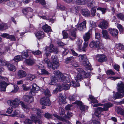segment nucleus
<instances>
[{
    "label": "nucleus",
    "mask_w": 124,
    "mask_h": 124,
    "mask_svg": "<svg viewBox=\"0 0 124 124\" xmlns=\"http://www.w3.org/2000/svg\"><path fill=\"white\" fill-rule=\"evenodd\" d=\"M117 90L118 92L114 94V97L115 99L122 98L124 96V84L122 82L118 83Z\"/></svg>",
    "instance_id": "f257e3e1"
},
{
    "label": "nucleus",
    "mask_w": 124,
    "mask_h": 124,
    "mask_svg": "<svg viewBox=\"0 0 124 124\" xmlns=\"http://www.w3.org/2000/svg\"><path fill=\"white\" fill-rule=\"evenodd\" d=\"M113 105L110 103H107L104 104L103 108L99 107L95 110V115L99 119V115H100L102 112L107 111L108 108L112 107Z\"/></svg>",
    "instance_id": "f03ea898"
},
{
    "label": "nucleus",
    "mask_w": 124,
    "mask_h": 124,
    "mask_svg": "<svg viewBox=\"0 0 124 124\" xmlns=\"http://www.w3.org/2000/svg\"><path fill=\"white\" fill-rule=\"evenodd\" d=\"M51 60L52 62L49 68H52L54 69H57L59 66V61L57 56L55 55H52L51 57Z\"/></svg>",
    "instance_id": "7ed1b4c3"
},
{
    "label": "nucleus",
    "mask_w": 124,
    "mask_h": 124,
    "mask_svg": "<svg viewBox=\"0 0 124 124\" xmlns=\"http://www.w3.org/2000/svg\"><path fill=\"white\" fill-rule=\"evenodd\" d=\"M59 112L61 116L64 115L63 117H61L56 114H53L54 117L58 119L59 120L62 121L64 122H68L67 120V117L65 115L64 110L62 107H60L59 108Z\"/></svg>",
    "instance_id": "20e7f679"
},
{
    "label": "nucleus",
    "mask_w": 124,
    "mask_h": 124,
    "mask_svg": "<svg viewBox=\"0 0 124 124\" xmlns=\"http://www.w3.org/2000/svg\"><path fill=\"white\" fill-rule=\"evenodd\" d=\"M78 57L79 59L82 60L83 64L84 66L88 67L90 66V64L88 61L85 55L80 54L79 55Z\"/></svg>",
    "instance_id": "39448f33"
},
{
    "label": "nucleus",
    "mask_w": 124,
    "mask_h": 124,
    "mask_svg": "<svg viewBox=\"0 0 124 124\" xmlns=\"http://www.w3.org/2000/svg\"><path fill=\"white\" fill-rule=\"evenodd\" d=\"M21 101L19 99L16 98L14 100H10L8 102L10 103V105L14 108H16L18 106Z\"/></svg>",
    "instance_id": "423d86ee"
},
{
    "label": "nucleus",
    "mask_w": 124,
    "mask_h": 124,
    "mask_svg": "<svg viewBox=\"0 0 124 124\" xmlns=\"http://www.w3.org/2000/svg\"><path fill=\"white\" fill-rule=\"evenodd\" d=\"M86 21L84 20L82 23L77 24L76 27L79 31H82L86 28Z\"/></svg>",
    "instance_id": "0eeeda50"
},
{
    "label": "nucleus",
    "mask_w": 124,
    "mask_h": 124,
    "mask_svg": "<svg viewBox=\"0 0 124 124\" xmlns=\"http://www.w3.org/2000/svg\"><path fill=\"white\" fill-rule=\"evenodd\" d=\"M20 104L22 108L26 113H28L31 108L30 105L27 104L22 101L21 102Z\"/></svg>",
    "instance_id": "6e6552de"
},
{
    "label": "nucleus",
    "mask_w": 124,
    "mask_h": 124,
    "mask_svg": "<svg viewBox=\"0 0 124 124\" xmlns=\"http://www.w3.org/2000/svg\"><path fill=\"white\" fill-rule=\"evenodd\" d=\"M96 58L97 61L101 62L106 61L107 60L106 56L103 54L97 55Z\"/></svg>",
    "instance_id": "1a4fd4ad"
},
{
    "label": "nucleus",
    "mask_w": 124,
    "mask_h": 124,
    "mask_svg": "<svg viewBox=\"0 0 124 124\" xmlns=\"http://www.w3.org/2000/svg\"><path fill=\"white\" fill-rule=\"evenodd\" d=\"M58 81L59 82L62 81L64 83H68L70 81L69 78L65 76V75L62 74H61L60 76L58 78Z\"/></svg>",
    "instance_id": "9d476101"
},
{
    "label": "nucleus",
    "mask_w": 124,
    "mask_h": 124,
    "mask_svg": "<svg viewBox=\"0 0 124 124\" xmlns=\"http://www.w3.org/2000/svg\"><path fill=\"white\" fill-rule=\"evenodd\" d=\"M40 103L41 104L46 106L50 105V102L49 99L46 97H42L40 99Z\"/></svg>",
    "instance_id": "9b49d317"
},
{
    "label": "nucleus",
    "mask_w": 124,
    "mask_h": 124,
    "mask_svg": "<svg viewBox=\"0 0 124 124\" xmlns=\"http://www.w3.org/2000/svg\"><path fill=\"white\" fill-rule=\"evenodd\" d=\"M109 25L108 22L106 20H103L101 22L98 26L101 29H106Z\"/></svg>",
    "instance_id": "f8f14e48"
},
{
    "label": "nucleus",
    "mask_w": 124,
    "mask_h": 124,
    "mask_svg": "<svg viewBox=\"0 0 124 124\" xmlns=\"http://www.w3.org/2000/svg\"><path fill=\"white\" fill-rule=\"evenodd\" d=\"M70 36L69 38L72 40H74L75 39L76 37V32L74 30V28H72L69 31Z\"/></svg>",
    "instance_id": "ddd939ff"
},
{
    "label": "nucleus",
    "mask_w": 124,
    "mask_h": 124,
    "mask_svg": "<svg viewBox=\"0 0 124 124\" xmlns=\"http://www.w3.org/2000/svg\"><path fill=\"white\" fill-rule=\"evenodd\" d=\"M108 30L109 33L113 36L116 37L118 34V31L116 29L109 28Z\"/></svg>",
    "instance_id": "4468645a"
},
{
    "label": "nucleus",
    "mask_w": 124,
    "mask_h": 124,
    "mask_svg": "<svg viewBox=\"0 0 124 124\" xmlns=\"http://www.w3.org/2000/svg\"><path fill=\"white\" fill-rule=\"evenodd\" d=\"M31 118L34 120L36 124H42V122L40 119L37 117L35 115H32L31 116Z\"/></svg>",
    "instance_id": "2eb2a0df"
},
{
    "label": "nucleus",
    "mask_w": 124,
    "mask_h": 124,
    "mask_svg": "<svg viewBox=\"0 0 124 124\" xmlns=\"http://www.w3.org/2000/svg\"><path fill=\"white\" fill-rule=\"evenodd\" d=\"M23 100L26 102L31 103L33 101V97L32 96L24 95L23 97Z\"/></svg>",
    "instance_id": "dca6fc26"
},
{
    "label": "nucleus",
    "mask_w": 124,
    "mask_h": 124,
    "mask_svg": "<svg viewBox=\"0 0 124 124\" xmlns=\"http://www.w3.org/2000/svg\"><path fill=\"white\" fill-rule=\"evenodd\" d=\"M91 31H89L83 36V38L85 42H87L91 38Z\"/></svg>",
    "instance_id": "f3484780"
},
{
    "label": "nucleus",
    "mask_w": 124,
    "mask_h": 124,
    "mask_svg": "<svg viewBox=\"0 0 124 124\" xmlns=\"http://www.w3.org/2000/svg\"><path fill=\"white\" fill-rule=\"evenodd\" d=\"M35 2L37 3H39L45 8H47V7H49L50 5L47 3L46 4V2L44 0H36Z\"/></svg>",
    "instance_id": "a211bd4d"
},
{
    "label": "nucleus",
    "mask_w": 124,
    "mask_h": 124,
    "mask_svg": "<svg viewBox=\"0 0 124 124\" xmlns=\"http://www.w3.org/2000/svg\"><path fill=\"white\" fill-rule=\"evenodd\" d=\"M99 42L98 41H92L89 44L90 47L93 48H95L98 47L99 46Z\"/></svg>",
    "instance_id": "6ab92c4d"
},
{
    "label": "nucleus",
    "mask_w": 124,
    "mask_h": 124,
    "mask_svg": "<svg viewBox=\"0 0 124 124\" xmlns=\"http://www.w3.org/2000/svg\"><path fill=\"white\" fill-rule=\"evenodd\" d=\"M7 82L0 81V90L3 91H5L7 84Z\"/></svg>",
    "instance_id": "aec40b11"
},
{
    "label": "nucleus",
    "mask_w": 124,
    "mask_h": 124,
    "mask_svg": "<svg viewBox=\"0 0 124 124\" xmlns=\"http://www.w3.org/2000/svg\"><path fill=\"white\" fill-rule=\"evenodd\" d=\"M26 72L22 70H19L17 72V75L20 78H22L25 77L26 75Z\"/></svg>",
    "instance_id": "412c9836"
},
{
    "label": "nucleus",
    "mask_w": 124,
    "mask_h": 124,
    "mask_svg": "<svg viewBox=\"0 0 124 124\" xmlns=\"http://www.w3.org/2000/svg\"><path fill=\"white\" fill-rule=\"evenodd\" d=\"M81 13L85 17H88L90 16V12L87 9H82L81 11Z\"/></svg>",
    "instance_id": "4be33fe9"
},
{
    "label": "nucleus",
    "mask_w": 124,
    "mask_h": 124,
    "mask_svg": "<svg viewBox=\"0 0 124 124\" xmlns=\"http://www.w3.org/2000/svg\"><path fill=\"white\" fill-rule=\"evenodd\" d=\"M77 70L80 74L81 73L83 75L85 76V78L88 77L90 76V73H86L82 68H78L77 69Z\"/></svg>",
    "instance_id": "5701e85b"
},
{
    "label": "nucleus",
    "mask_w": 124,
    "mask_h": 124,
    "mask_svg": "<svg viewBox=\"0 0 124 124\" xmlns=\"http://www.w3.org/2000/svg\"><path fill=\"white\" fill-rule=\"evenodd\" d=\"M102 33L103 35V37L106 39H110V37L108 35V31L105 30H102Z\"/></svg>",
    "instance_id": "b1692460"
},
{
    "label": "nucleus",
    "mask_w": 124,
    "mask_h": 124,
    "mask_svg": "<svg viewBox=\"0 0 124 124\" xmlns=\"http://www.w3.org/2000/svg\"><path fill=\"white\" fill-rule=\"evenodd\" d=\"M58 78L56 76H52L51 78V82L50 83V85H54L55 83L58 81Z\"/></svg>",
    "instance_id": "393cba45"
},
{
    "label": "nucleus",
    "mask_w": 124,
    "mask_h": 124,
    "mask_svg": "<svg viewBox=\"0 0 124 124\" xmlns=\"http://www.w3.org/2000/svg\"><path fill=\"white\" fill-rule=\"evenodd\" d=\"M42 28L45 32H48L52 31L50 26H48L47 24H45L43 25L42 27Z\"/></svg>",
    "instance_id": "a878e982"
},
{
    "label": "nucleus",
    "mask_w": 124,
    "mask_h": 124,
    "mask_svg": "<svg viewBox=\"0 0 124 124\" xmlns=\"http://www.w3.org/2000/svg\"><path fill=\"white\" fill-rule=\"evenodd\" d=\"M88 0H76V3L77 5H84L87 3Z\"/></svg>",
    "instance_id": "bb28decb"
},
{
    "label": "nucleus",
    "mask_w": 124,
    "mask_h": 124,
    "mask_svg": "<svg viewBox=\"0 0 124 124\" xmlns=\"http://www.w3.org/2000/svg\"><path fill=\"white\" fill-rule=\"evenodd\" d=\"M74 103L79 105L81 110L83 111L84 110L85 108V106L82 104L81 102L79 101H76Z\"/></svg>",
    "instance_id": "cd10ccee"
},
{
    "label": "nucleus",
    "mask_w": 124,
    "mask_h": 124,
    "mask_svg": "<svg viewBox=\"0 0 124 124\" xmlns=\"http://www.w3.org/2000/svg\"><path fill=\"white\" fill-rule=\"evenodd\" d=\"M8 28L7 24L5 23L0 24V30L4 31L7 29Z\"/></svg>",
    "instance_id": "c85d7f7f"
},
{
    "label": "nucleus",
    "mask_w": 124,
    "mask_h": 124,
    "mask_svg": "<svg viewBox=\"0 0 124 124\" xmlns=\"http://www.w3.org/2000/svg\"><path fill=\"white\" fill-rule=\"evenodd\" d=\"M87 3L88 6L92 8H94V6L95 5V1L93 0H88Z\"/></svg>",
    "instance_id": "c756f323"
},
{
    "label": "nucleus",
    "mask_w": 124,
    "mask_h": 124,
    "mask_svg": "<svg viewBox=\"0 0 124 124\" xmlns=\"http://www.w3.org/2000/svg\"><path fill=\"white\" fill-rule=\"evenodd\" d=\"M25 62L26 64L29 65H32L35 62V61L34 59H26Z\"/></svg>",
    "instance_id": "7c9ffc66"
},
{
    "label": "nucleus",
    "mask_w": 124,
    "mask_h": 124,
    "mask_svg": "<svg viewBox=\"0 0 124 124\" xmlns=\"http://www.w3.org/2000/svg\"><path fill=\"white\" fill-rule=\"evenodd\" d=\"M74 58L73 56L68 57L66 58L65 62L67 64L71 63L74 61Z\"/></svg>",
    "instance_id": "2f4dec72"
},
{
    "label": "nucleus",
    "mask_w": 124,
    "mask_h": 124,
    "mask_svg": "<svg viewBox=\"0 0 124 124\" xmlns=\"http://www.w3.org/2000/svg\"><path fill=\"white\" fill-rule=\"evenodd\" d=\"M44 32L41 31H39L35 34L37 37L40 39L42 38L44 36Z\"/></svg>",
    "instance_id": "473e14b6"
},
{
    "label": "nucleus",
    "mask_w": 124,
    "mask_h": 124,
    "mask_svg": "<svg viewBox=\"0 0 124 124\" xmlns=\"http://www.w3.org/2000/svg\"><path fill=\"white\" fill-rule=\"evenodd\" d=\"M42 63L44 64H46L47 65L48 67H49L51 64L50 60L47 58H45L43 61Z\"/></svg>",
    "instance_id": "72a5a7b5"
},
{
    "label": "nucleus",
    "mask_w": 124,
    "mask_h": 124,
    "mask_svg": "<svg viewBox=\"0 0 124 124\" xmlns=\"http://www.w3.org/2000/svg\"><path fill=\"white\" fill-rule=\"evenodd\" d=\"M75 78L77 82H79L82 79V75L80 73H78L76 76L75 77Z\"/></svg>",
    "instance_id": "f704fd0d"
},
{
    "label": "nucleus",
    "mask_w": 124,
    "mask_h": 124,
    "mask_svg": "<svg viewBox=\"0 0 124 124\" xmlns=\"http://www.w3.org/2000/svg\"><path fill=\"white\" fill-rule=\"evenodd\" d=\"M29 51H31V50H26V51H23V53L22 54L21 56H22V58H26L28 56V54H31V53H30L29 52Z\"/></svg>",
    "instance_id": "c9c22d12"
},
{
    "label": "nucleus",
    "mask_w": 124,
    "mask_h": 124,
    "mask_svg": "<svg viewBox=\"0 0 124 124\" xmlns=\"http://www.w3.org/2000/svg\"><path fill=\"white\" fill-rule=\"evenodd\" d=\"M41 92L47 97H49L51 96L50 92L48 89H46V90H43L41 91Z\"/></svg>",
    "instance_id": "e433bc0d"
},
{
    "label": "nucleus",
    "mask_w": 124,
    "mask_h": 124,
    "mask_svg": "<svg viewBox=\"0 0 124 124\" xmlns=\"http://www.w3.org/2000/svg\"><path fill=\"white\" fill-rule=\"evenodd\" d=\"M7 65V67L9 70L13 71H15L16 70L15 67L13 65L8 64Z\"/></svg>",
    "instance_id": "4c0bfd02"
},
{
    "label": "nucleus",
    "mask_w": 124,
    "mask_h": 124,
    "mask_svg": "<svg viewBox=\"0 0 124 124\" xmlns=\"http://www.w3.org/2000/svg\"><path fill=\"white\" fill-rule=\"evenodd\" d=\"M36 77V76L35 75L29 74H28L26 78L25 79L27 80L32 81L33 79L35 78Z\"/></svg>",
    "instance_id": "58836bf2"
},
{
    "label": "nucleus",
    "mask_w": 124,
    "mask_h": 124,
    "mask_svg": "<svg viewBox=\"0 0 124 124\" xmlns=\"http://www.w3.org/2000/svg\"><path fill=\"white\" fill-rule=\"evenodd\" d=\"M115 111L118 114L121 115L123 109L119 107L116 106L115 108Z\"/></svg>",
    "instance_id": "ea45409f"
},
{
    "label": "nucleus",
    "mask_w": 124,
    "mask_h": 124,
    "mask_svg": "<svg viewBox=\"0 0 124 124\" xmlns=\"http://www.w3.org/2000/svg\"><path fill=\"white\" fill-rule=\"evenodd\" d=\"M40 17L41 18H42L43 19L48 20L49 22H51L52 23H53L55 21V19H50L49 17L46 16H40Z\"/></svg>",
    "instance_id": "a19ab883"
},
{
    "label": "nucleus",
    "mask_w": 124,
    "mask_h": 124,
    "mask_svg": "<svg viewBox=\"0 0 124 124\" xmlns=\"http://www.w3.org/2000/svg\"><path fill=\"white\" fill-rule=\"evenodd\" d=\"M29 52L35 55H39L41 54V52L39 50L35 51H29Z\"/></svg>",
    "instance_id": "79ce46f5"
},
{
    "label": "nucleus",
    "mask_w": 124,
    "mask_h": 124,
    "mask_svg": "<svg viewBox=\"0 0 124 124\" xmlns=\"http://www.w3.org/2000/svg\"><path fill=\"white\" fill-rule=\"evenodd\" d=\"M69 83V82L66 83L62 84V88L65 90H67L70 87V86L69 85V84H68Z\"/></svg>",
    "instance_id": "37998d69"
},
{
    "label": "nucleus",
    "mask_w": 124,
    "mask_h": 124,
    "mask_svg": "<svg viewBox=\"0 0 124 124\" xmlns=\"http://www.w3.org/2000/svg\"><path fill=\"white\" fill-rule=\"evenodd\" d=\"M32 10V9L31 8L28 7L24 8L22 10V11L24 14L26 15L28 12L31 11Z\"/></svg>",
    "instance_id": "c03bdc74"
},
{
    "label": "nucleus",
    "mask_w": 124,
    "mask_h": 124,
    "mask_svg": "<svg viewBox=\"0 0 124 124\" xmlns=\"http://www.w3.org/2000/svg\"><path fill=\"white\" fill-rule=\"evenodd\" d=\"M39 90V88L36 84H34L32 85V87L31 90L34 91V92L37 91Z\"/></svg>",
    "instance_id": "a18cd8bd"
},
{
    "label": "nucleus",
    "mask_w": 124,
    "mask_h": 124,
    "mask_svg": "<svg viewBox=\"0 0 124 124\" xmlns=\"http://www.w3.org/2000/svg\"><path fill=\"white\" fill-rule=\"evenodd\" d=\"M89 99L91 100L92 103H96L98 102V101L96 99H95L93 96L92 95H89V99H88V100L89 101H90Z\"/></svg>",
    "instance_id": "49530a36"
},
{
    "label": "nucleus",
    "mask_w": 124,
    "mask_h": 124,
    "mask_svg": "<svg viewBox=\"0 0 124 124\" xmlns=\"http://www.w3.org/2000/svg\"><path fill=\"white\" fill-rule=\"evenodd\" d=\"M8 63L6 61L2 59H0V65L4 66L7 65Z\"/></svg>",
    "instance_id": "de8ad7c7"
},
{
    "label": "nucleus",
    "mask_w": 124,
    "mask_h": 124,
    "mask_svg": "<svg viewBox=\"0 0 124 124\" xmlns=\"http://www.w3.org/2000/svg\"><path fill=\"white\" fill-rule=\"evenodd\" d=\"M97 7V6H96L94 7V8H92V9L91 10V14L93 16H94L95 15L96 13V9Z\"/></svg>",
    "instance_id": "09e8293b"
},
{
    "label": "nucleus",
    "mask_w": 124,
    "mask_h": 124,
    "mask_svg": "<svg viewBox=\"0 0 124 124\" xmlns=\"http://www.w3.org/2000/svg\"><path fill=\"white\" fill-rule=\"evenodd\" d=\"M59 98L60 101L62 103H64L65 102V98L62 96L61 94H60L59 95Z\"/></svg>",
    "instance_id": "8fccbe9b"
},
{
    "label": "nucleus",
    "mask_w": 124,
    "mask_h": 124,
    "mask_svg": "<svg viewBox=\"0 0 124 124\" xmlns=\"http://www.w3.org/2000/svg\"><path fill=\"white\" fill-rule=\"evenodd\" d=\"M41 73H39V71L38 72V73L39 75H42L43 74L48 75L49 73L46 70L44 69H41Z\"/></svg>",
    "instance_id": "3c124183"
},
{
    "label": "nucleus",
    "mask_w": 124,
    "mask_h": 124,
    "mask_svg": "<svg viewBox=\"0 0 124 124\" xmlns=\"http://www.w3.org/2000/svg\"><path fill=\"white\" fill-rule=\"evenodd\" d=\"M116 47L117 49L122 50L124 49V46L121 44H117L116 45Z\"/></svg>",
    "instance_id": "603ef678"
},
{
    "label": "nucleus",
    "mask_w": 124,
    "mask_h": 124,
    "mask_svg": "<svg viewBox=\"0 0 124 124\" xmlns=\"http://www.w3.org/2000/svg\"><path fill=\"white\" fill-rule=\"evenodd\" d=\"M22 59V56L20 55H18L15 56L14 59L16 62L19 61Z\"/></svg>",
    "instance_id": "864d4df0"
},
{
    "label": "nucleus",
    "mask_w": 124,
    "mask_h": 124,
    "mask_svg": "<svg viewBox=\"0 0 124 124\" xmlns=\"http://www.w3.org/2000/svg\"><path fill=\"white\" fill-rule=\"evenodd\" d=\"M23 123L24 124H32L33 121L29 119L26 118L24 121Z\"/></svg>",
    "instance_id": "5fc2aeb1"
},
{
    "label": "nucleus",
    "mask_w": 124,
    "mask_h": 124,
    "mask_svg": "<svg viewBox=\"0 0 124 124\" xmlns=\"http://www.w3.org/2000/svg\"><path fill=\"white\" fill-rule=\"evenodd\" d=\"M88 46V43L87 42H85L84 45L83 46L81 49L83 51H85Z\"/></svg>",
    "instance_id": "6e6d98bb"
},
{
    "label": "nucleus",
    "mask_w": 124,
    "mask_h": 124,
    "mask_svg": "<svg viewBox=\"0 0 124 124\" xmlns=\"http://www.w3.org/2000/svg\"><path fill=\"white\" fill-rule=\"evenodd\" d=\"M69 84L70 85H69L70 86H73L75 87L77 86H80V85L78 84L77 85L76 83L73 81H71L70 84Z\"/></svg>",
    "instance_id": "4d7b16f0"
},
{
    "label": "nucleus",
    "mask_w": 124,
    "mask_h": 124,
    "mask_svg": "<svg viewBox=\"0 0 124 124\" xmlns=\"http://www.w3.org/2000/svg\"><path fill=\"white\" fill-rule=\"evenodd\" d=\"M117 26L120 31L121 32L124 31V29L123 28L122 26L120 24H117Z\"/></svg>",
    "instance_id": "13d9d810"
},
{
    "label": "nucleus",
    "mask_w": 124,
    "mask_h": 124,
    "mask_svg": "<svg viewBox=\"0 0 124 124\" xmlns=\"http://www.w3.org/2000/svg\"><path fill=\"white\" fill-rule=\"evenodd\" d=\"M116 16L118 18L122 20H124V15L122 14L121 13L118 14Z\"/></svg>",
    "instance_id": "bf43d9fd"
},
{
    "label": "nucleus",
    "mask_w": 124,
    "mask_h": 124,
    "mask_svg": "<svg viewBox=\"0 0 124 124\" xmlns=\"http://www.w3.org/2000/svg\"><path fill=\"white\" fill-rule=\"evenodd\" d=\"M97 9V10H99L101 11L103 14L105 13L107 10L106 8L100 7L98 8Z\"/></svg>",
    "instance_id": "052dcab7"
},
{
    "label": "nucleus",
    "mask_w": 124,
    "mask_h": 124,
    "mask_svg": "<svg viewBox=\"0 0 124 124\" xmlns=\"http://www.w3.org/2000/svg\"><path fill=\"white\" fill-rule=\"evenodd\" d=\"M7 39H9L14 41H15L16 40L15 37L14 35H9L7 37Z\"/></svg>",
    "instance_id": "680f3d73"
},
{
    "label": "nucleus",
    "mask_w": 124,
    "mask_h": 124,
    "mask_svg": "<svg viewBox=\"0 0 124 124\" xmlns=\"http://www.w3.org/2000/svg\"><path fill=\"white\" fill-rule=\"evenodd\" d=\"M54 74L55 75V76L57 77L58 78L60 76L61 74H62L59 71H55L54 72Z\"/></svg>",
    "instance_id": "e2e57ef3"
},
{
    "label": "nucleus",
    "mask_w": 124,
    "mask_h": 124,
    "mask_svg": "<svg viewBox=\"0 0 124 124\" xmlns=\"http://www.w3.org/2000/svg\"><path fill=\"white\" fill-rule=\"evenodd\" d=\"M106 73L108 75H113L115 74L114 72L111 70H108L106 72Z\"/></svg>",
    "instance_id": "0e129e2a"
},
{
    "label": "nucleus",
    "mask_w": 124,
    "mask_h": 124,
    "mask_svg": "<svg viewBox=\"0 0 124 124\" xmlns=\"http://www.w3.org/2000/svg\"><path fill=\"white\" fill-rule=\"evenodd\" d=\"M54 47L53 45L51 44L49 47L47 48V50L50 52H52L53 51V48Z\"/></svg>",
    "instance_id": "69168bd1"
},
{
    "label": "nucleus",
    "mask_w": 124,
    "mask_h": 124,
    "mask_svg": "<svg viewBox=\"0 0 124 124\" xmlns=\"http://www.w3.org/2000/svg\"><path fill=\"white\" fill-rule=\"evenodd\" d=\"M76 96L74 95H70L69 96V99L71 101H73L75 100Z\"/></svg>",
    "instance_id": "338daca9"
},
{
    "label": "nucleus",
    "mask_w": 124,
    "mask_h": 124,
    "mask_svg": "<svg viewBox=\"0 0 124 124\" xmlns=\"http://www.w3.org/2000/svg\"><path fill=\"white\" fill-rule=\"evenodd\" d=\"M62 35L63 36V38L64 39H66L68 37V33L65 31H63L62 32Z\"/></svg>",
    "instance_id": "774afa93"
}]
</instances>
